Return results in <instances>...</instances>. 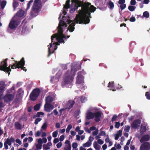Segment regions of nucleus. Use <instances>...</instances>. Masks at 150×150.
Instances as JSON below:
<instances>
[{
	"label": "nucleus",
	"instance_id": "nucleus-1",
	"mask_svg": "<svg viewBox=\"0 0 150 150\" xmlns=\"http://www.w3.org/2000/svg\"><path fill=\"white\" fill-rule=\"evenodd\" d=\"M72 3H74V6H71L70 9V12L73 13L78 7H81V10L77 11L78 14H77L75 20L76 23L86 24L89 23L91 18L90 12H93L96 10V8L93 6L91 5L90 3L88 2H83L78 0H71Z\"/></svg>",
	"mask_w": 150,
	"mask_h": 150
},
{
	"label": "nucleus",
	"instance_id": "nucleus-40",
	"mask_svg": "<svg viewBox=\"0 0 150 150\" xmlns=\"http://www.w3.org/2000/svg\"><path fill=\"white\" fill-rule=\"evenodd\" d=\"M114 86L113 82H109L108 84V87L110 88V89H112Z\"/></svg>",
	"mask_w": 150,
	"mask_h": 150
},
{
	"label": "nucleus",
	"instance_id": "nucleus-12",
	"mask_svg": "<svg viewBox=\"0 0 150 150\" xmlns=\"http://www.w3.org/2000/svg\"><path fill=\"white\" fill-rule=\"evenodd\" d=\"M7 66H5L4 65H0V70L4 71V72H8V74H10V71H11V65H9L8 67H7Z\"/></svg>",
	"mask_w": 150,
	"mask_h": 150
},
{
	"label": "nucleus",
	"instance_id": "nucleus-52",
	"mask_svg": "<svg viewBox=\"0 0 150 150\" xmlns=\"http://www.w3.org/2000/svg\"><path fill=\"white\" fill-rule=\"evenodd\" d=\"M41 132L39 131H38L35 134V137H39L40 135Z\"/></svg>",
	"mask_w": 150,
	"mask_h": 150
},
{
	"label": "nucleus",
	"instance_id": "nucleus-44",
	"mask_svg": "<svg viewBox=\"0 0 150 150\" xmlns=\"http://www.w3.org/2000/svg\"><path fill=\"white\" fill-rule=\"evenodd\" d=\"M5 88L4 86H0V92L3 93L5 91Z\"/></svg>",
	"mask_w": 150,
	"mask_h": 150
},
{
	"label": "nucleus",
	"instance_id": "nucleus-46",
	"mask_svg": "<svg viewBox=\"0 0 150 150\" xmlns=\"http://www.w3.org/2000/svg\"><path fill=\"white\" fill-rule=\"evenodd\" d=\"M47 124L46 122H45L42 125L41 127V128L44 130H45L47 129Z\"/></svg>",
	"mask_w": 150,
	"mask_h": 150
},
{
	"label": "nucleus",
	"instance_id": "nucleus-35",
	"mask_svg": "<svg viewBox=\"0 0 150 150\" xmlns=\"http://www.w3.org/2000/svg\"><path fill=\"white\" fill-rule=\"evenodd\" d=\"M143 16L146 18H148L149 17V14L147 11L144 12L143 13Z\"/></svg>",
	"mask_w": 150,
	"mask_h": 150
},
{
	"label": "nucleus",
	"instance_id": "nucleus-33",
	"mask_svg": "<svg viewBox=\"0 0 150 150\" xmlns=\"http://www.w3.org/2000/svg\"><path fill=\"white\" fill-rule=\"evenodd\" d=\"M8 59L7 58L5 59L4 61H2L1 62V65H4L5 66H8L7 63V61Z\"/></svg>",
	"mask_w": 150,
	"mask_h": 150
},
{
	"label": "nucleus",
	"instance_id": "nucleus-47",
	"mask_svg": "<svg viewBox=\"0 0 150 150\" xmlns=\"http://www.w3.org/2000/svg\"><path fill=\"white\" fill-rule=\"evenodd\" d=\"M36 147L38 149H42V145L40 144H37L36 145Z\"/></svg>",
	"mask_w": 150,
	"mask_h": 150
},
{
	"label": "nucleus",
	"instance_id": "nucleus-23",
	"mask_svg": "<svg viewBox=\"0 0 150 150\" xmlns=\"http://www.w3.org/2000/svg\"><path fill=\"white\" fill-rule=\"evenodd\" d=\"M70 2V0H67L66 2L65 5L64 6V9H67L70 7L69 3Z\"/></svg>",
	"mask_w": 150,
	"mask_h": 150
},
{
	"label": "nucleus",
	"instance_id": "nucleus-30",
	"mask_svg": "<svg viewBox=\"0 0 150 150\" xmlns=\"http://www.w3.org/2000/svg\"><path fill=\"white\" fill-rule=\"evenodd\" d=\"M15 126L16 129L20 130L21 129V125L18 122H16L15 123Z\"/></svg>",
	"mask_w": 150,
	"mask_h": 150
},
{
	"label": "nucleus",
	"instance_id": "nucleus-17",
	"mask_svg": "<svg viewBox=\"0 0 150 150\" xmlns=\"http://www.w3.org/2000/svg\"><path fill=\"white\" fill-rule=\"evenodd\" d=\"M75 103V102L73 100H70L68 101L67 104V108L70 109L72 108Z\"/></svg>",
	"mask_w": 150,
	"mask_h": 150
},
{
	"label": "nucleus",
	"instance_id": "nucleus-37",
	"mask_svg": "<svg viewBox=\"0 0 150 150\" xmlns=\"http://www.w3.org/2000/svg\"><path fill=\"white\" fill-rule=\"evenodd\" d=\"M136 8L135 6H129L128 7V9L129 10L131 11H133Z\"/></svg>",
	"mask_w": 150,
	"mask_h": 150
},
{
	"label": "nucleus",
	"instance_id": "nucleus-45",
	"mask_svg": "<svg viewBox=\"0 0 150 150\" xmlns=\"http://www.w3.org/2000/svg\"><path fill=\"white\" fill-rule=\"evenodd\" d=\"M42 120L41 118H36L35 121L34 123L35 125H37L38 124V122H40Z\"/></svg>",
	"mask_w": 150,
	"mask_h": 150
},
{
	"label": "nucleus",
	"instance_id": "nucleus-22",
	"mask_svg": "<svg viewBox=\"0 0 150 150\" xmlns=\"http://www.w3.org/2000/svg\"><path fill=\"white\" fill-rule=\"evenodd\" d=\"M93 147L96 150H100V146L99 145L96 141L94 142L93 144Z\"/></svg>",
	"mask_w": 150,
	"mask_h": 150
},
{
	"label": "nucleus",
	"instance_id": "nucleus-38",
	"mask_svg": "<svg viewBox=\"0 0 150 150\" xmlns=\"http://www.w3.org/2000/svg\"><path fill=\"white\" fill-rule=\"evenodd\" d=\"M40 108V105L39 104H37L34 106V109L35 111H38Z\"/></svg>",
	"mask_w": 150,
	"mask_h": 150
},
{
	"label": "nucleus",
	"instance_id": "nucleus-56",
	"mask_svg": "<svg viewBox=\"0 0 150 150\" xmlns=\"http://www.w3.org/2000/svg\"><path fill=\"white\" fill-rule=\"evenodd\" d=\"M98 129H97L96 130H95V131L93 132L92 134L93 136H96L98 134Z\"/></svg>",
	"mask_w": 150,
	"mask_h": 150
},
{
	"label": "nucleus",
	"instance_id": "nucleus-7",
	"mask_svg": "<svg viewBox=\"0 0 150 150\" xmlns=\"http://www.w3.org/2000/svg\"><path fill=\"white\" fill-rule=\"evenodd\" d=\"M20 23V21L18 20H14L10 22L8 27L11 29H14L17 27Z\"/></svg>",
	"mask_w": 150,
	"mask_h": 150
},
{
	"label": "nucleus",
	"instance_id": "nucleus-2",
	"mask_svg": "<svg viewBox=\"0 0 150 150\" xmlns=\"http://www.w3.org/2000/svg\"><path fill=\"white\" fill-rule=\"evenodd\" d=\"M63 32H58L57 33H55L51 36L52 43L55 45L54 50L57 48V46L59 45V43L65 42L64 39H66L65 35L63 34Z\"/></svg>",
	"mask_w": 150,
	"mask_h": 150
},
{
	"label": "nucleus",
	"instance_id": "nucleus-62",
	"mask_svg": "<svg viewBox=\"0 0 150 150\" xmlns=\"http://www.w3.org/2000/svg\"><path fill=\"white\" fill-rule=\"evenodd\" d=\"M16 143H18L20 145H21L22 144L21 142L20 139L18 138L16 139Z\"/></svg>",
	"mask_w": 150,
	"mask_h": 150
},
{
	"label": "nucleus",
	"instance_id": "nucleus-27",
	"mask_svg": "<svg viewBox=\"0 0 150 150\" xmlns=\"http://www.w3.org/2000/svg\"><path fill=\"white\" fill-rule=\"evenodd\" d=\"M146 130V127L145 126L141 127L140 129V132L143 134L145 132Z\"/></svg>",
	"mask_w": 150,
	"mask_h": 150
},
{
	"label": "nucleus",
	"instance_id": "nucleus-19",
	"mask_svg": "<svg viewBox=\"0 0 150 150\" xmlns=\"http://www.w3.org/2000/svg\"><path fill=\"white\" fill-rule=\"evenodd\" d=\"M94 113L89 112L86 114V118L88 120H90L94 117Z\"/></svg>",
	"mask_w": 150,
	"mask_h": 150
},
{
	"label": "nucleus",
	"instance_id": "nucleus-39",
	"mask_svg": "<svg viewBox=\"0 0 150 150\" xmlns=\"http://www.w3.org/2000/svg\"><path fill=\"white\" fill-rule=\"evenodd\" d=\"M72 126L71 124H69L68 125L66 129L67 133H69L70 130L72 128Z\"/></svg>",
	"mask_w": 150,
	"mask_h": 150
},
{
	"label": "nucleus",
	"instance_id": "nucleus-43",
	"mask_svg": "<svg viewBox=\"0 0 150 150\" xmlns=\"http://www.w3.org/2000/svg\"><path fill=\"white\" fill-rule=\"evenodd\" d=\"M87 99L86 98L82 96H81V101L82 103H85Z\"/></svg>",
	"mask_w": 150,
	"mask_h": 150
},
{
	"label": "nucleus",
	"instance_id": "nucleus-3",
	"mask_svg": "<svg viewBox=\"0 0 150 150\" xmlns=\"http://www.w3.org/2000/svg\"><path fill=\"white\" fill-rule=\"evenodd\" d=\"M77 71V69L75 68L74 67L72 66L71 71L68 70L66 73L64 75V81L62 82V86L64 87V86L67 84H70L73 81V78L71 75L74 76L75 74V72Z\"/></svg>",
	"mask_w": 150,
	"mask_h": 150
},
{
	"label": "nucleus",
	"instance_id": "nucleus-34",
	"mask_svg": "<svg viewBox=\"0 0 150 150\" xmlns=\"http://www.w3.org/2000/svg\"><path fill=\"white\" fill-rule=\"evenodd\" d=\"M64 149V150H71V144H66Z\"/></svg>",
	"mask_w": 150,
	"mask_h": 150
},
{
	"label": "nucleus",
	"instance_id": "nucleus-58",
	"mask_svg": "<svg viewBox=\"0 0 150 150\" xmlns=\"http://www.w3.org/2000/svg\"><path fill=\"white\" fill-rule=\"evenodd\" d=\"M62 142H59L56 145L57 148H60L62 146Z\"/></svg>",
	"mask_w": 150,
	"mask_h": 150
},
{
	"label": "nucleus",
	"instance_id": "nucleus-36",
	"mask_svg": "<svg viewBox=\"0 0 150 150\" xmlns=\"http://www.w3.org/2000/svg\"><path fill=\"white\" fill-rule=\"evenodd\" d=\"M85 74V71L82 70V71L79 72L78 73V75L80 76H83V75H84Z\"/></svg>",
	"mask_w": 150,
	"mask_h": 150
},
{
	"label": "nucleus",
	"instance_id": "nucleus-54",
	"mask_svg": "<svg viewBox=\"0 0 150 150\" xmlns=\"http://www.w3.org/2000/svg\"><path fill=\"white\" fill-rule=\"evenodd\" d=\"M115 127L117 128H119L120 126V123L119 122H116Z\"/></svg>",
	"mask_w": 150,
	"mask_h": 150
},
{
	"label": "nucleus",
	"instance_id": "nucleus-4",
	"mask_svg": "<svg viewBox=\"0 0 150 150\" xmlns=\"http://www.w3.org/2000/svg\"><path fill=\"white\" fill-rule=\"evenodd\" d=\"M42 8V5L40 0H35L30 12V16L32 17L37 16Z\"/></svg>",
	"mask_w": 150,
	"mask_h": 150
},
{
	"label": "nucleus",
	"instance_id": "nucleus-20",
	"mask_svg": "<svg viewBox=\"0 0 150 150\" xmlns=\"http://www.w3.org/2000/svg\"><path fill=\"white\" fill-rule=\"evenodd\" d=\"M53 98L50 96H48L45 98L46 103H50L53 101Z\"/></svg>",
	"mask_w": 150,
	"mask_h": 150
},
{
	"label": "nucleus",
	"instance_id": "nucleus-41",
	"mask_svg": "<svg viewBox=\"0 0 150 150\" xmlns=\"http://www.w3.org/2000/svg\"><path fill=\"white\" fill-rule=\"evenodd\" d=\"M27 30V28L25 26L23 27L21 30V33L22 34H24Z\"/></svg>",
	"mask_w": 150,
	"mask_h": 150
},
{
	"label": "nucleus",
	"instance_id": "nucleus-26",
	"mask_svg": "<svg viewBox=\"0 0 150 150\" xmlns=\"http://www.w3.org/2000/svg\"><path fill=\"white\" fill-rule=\"evenodd\" d=\"M18 6L19 4L17 1H13V6L14 10H15L16 8Z\"/></svg>",
	"mask_w": 150,
	"mask_h": 150
},
{
	"label": "nucleus",
	"instance_id": "nucleus-53",
	"mask_svg": "<svg viewBox=\"0 0 150 150\" xmlns=\"http://www.w3.org/2000/svg\"><path fill=\"white\" fill-rule=\"evenodd\" d=\"M43 149H49L50 148L49 146L46 144H44Z\"/></svg>",
	"mask_w": 150,
	"mask_h": 150
},
{
	"label": "nucleus",
	"instance_id": "nucleus-18",
	"mask_svg": "<svg viewBox=\"0 0 150 150\" xmlns=\"http://www.w3.org/2000/svg\"><path fill=\"white\" fill-rule=\"evenodd\" d=\"M75 23L74 22H72L68 26L67 30L68 31V30L70 32L73 31L75 29L74 26H75Z\"/></svg>",
	"mask_w": 150,
	"mask_h": 150
},
{
	"label": "nucleus",
	"instance_id": "nucleus-9",
	"mask_svg": "<svg viewBox=\"0 0 150 150\" xmlns=\"http://www.w3.org/2000/svg\"><path fill=\"white\" fill-rule=\"evenodd\" d=\"M150 144L149 142H145L142 143L140 147V150H150Z\"/></svg>",
	"mask_w": 150,
	"mask_h": 150
},
{
	"label": "nucleus",
	"instance_id": "nucleus-16",
	"mask_svg": "<svg viewBox=\"0 0 150 150\" xmlns=\"http://www.w3.org/2000/svg\"><path fill=\"white\" fill-rule=\"evenodd\" d=\"M150 139V137L148 135H145L143 136L141 138L140 142L142 143L144 141H148Z\"/></svg>",
	"mask_w": 150,
	"mask_h": 150
},
{
	"label": "nucleus",
	"instance_id": "nucleus-49",
	"mask_svg": "<svg viewBox=\"0 0 150 150\" xmlns=\"http://www.w3.org/2000/svg\"><path fill=\"white\" fill-rule=\"evenodd\" d=\"M117 118V116L116 115H114L112 118L111 121L112 122L115 121Z\"/></svg>",
	"mask_w": 150,
	"mask_h": 150
},
{
	"label": "nucleus",
	"instance_id": "nucleus-63",
	"mask_svg": "<svg viewBox=\"0 0 150 150\" xmlns=\"http://www.w3.org/2000/svg\"><path fill=\"white\" fill-rule=\"evenodd\" d=\"M100 136H104L105 135V132L104 131H101L99 134Z\"/></svg>",
	"mask_w": 150,
	"mask_h": 150
},
{
	"label": "nucleus",
	"instance_id": "nucleus-29",
	"mask_svg": "<svg viewBox=\"0 0 150 150\" xmlns=\"http://www.w3.org/2000/svg\"><path fill=\"white\" fill-rule=\"evenodd\" d=\"M91 142H89V141H88L86 143L83 144V146L84 147H88L91 146Z\"/></svg>",
	"mask_w": 150,
	"mask_h": 150
},
{
	"label": "nucleus",
	"instance_id": "nucleus-24",
	"mask_svg": "<svg viewBox=\"0 0 150 150\" xmlns=\"http://www.w3.org/2000/svg\"><path fill=\"white\" fill-rule=\"evenodd\" d=\"M6 1H2L1 0H0V5H1L2 9L4 8L6 5Z\"/></svg>",
	"mask_w": 150,
	"mask_h": 150
},
{
	"label": "nucleus",
	"instance_id": "nucleus-64",
	"mask_svg": "<svg viewBox=\"0 0 150 150\" xmlns=\"http://www.w3.org/2000/svg\"><path fill=\"white\" fill-rule=\"evenodd\" d=\"M129 21L132 22H134L136 21L135 18L134 17H131L129 19Z\"/></svg>",
	"mask_w": 150,
	"mask_h": 150
},
{
	"label": "nucleus",
	"instance_id": "nucleus-60",
	"mask_svg": "<svg viewBox=\"0 0 150 150\" xmlns=\"http://www.w3.org/2000/svg\"><path fill=\"white\" fill-rule=\"evenodd\" d=\"M125 2V0H119L118 1V3L121 5L124 4Z\"/></svg>",
	"mask_w": 150,
	"mask_h": 150
},
{
	"label": "nucleus",
	"instance_id": "nucleus-28",
	"mask_svg": "<svg viewBox=\"0 0 150 150\" xmlns=\"http://www.w3.org/2000/svg\"><path fill=\"white\" fill-rule=\"evenodd\" d=\"M41 115H42L43 116L44 115V113L41 112H38L36 115H35L34 116V117L33 118H34L35 117H40Z\"/></svg>",
	"mask_w": 150,
	"mask_h": 150
},
{
	"label": "nucleus",
	"instance_id": "nucleus-48",
	"mask_svg": "<svg viewBox=\"0 0 150 150\" xmlns=\"http://www.w3.org/2000/svg\"><path fill=\"white\" fill-rule=\"evenodd\" d=\"M58 134V132L57 131H55L53 132L52 133V136L54 137H56Z\"/></svg>",
	"mask_w": 150,
	"mask_h": 150
},
{
	"label": "nucleus",
	"instance_id": "nucleus-14",
	"mask_svg": "<svg viewBox=\"0 0 150 150\" xmlns=\"http://www.w3.org/2000/svg\"><path fill=\"white\" fill-rule=\"evenodd\" d=\"M141 123V120L139 119L134 120L131 124L132 127L134 129H137Z\"/></svg>",
	"mask_w": 150,
	"mask_h": 150
},
{
	"label": "nucleus",
	"instance_id": "nucleus-57",
	"mask_svg": "<svg viewBox=\"0 0 150 150\" xmlns=\"http://www.w3.org/2000/svg\"><path fill=\"white\" fill-rule=\"evenodd\" d=\"M97 142L100 144H102L104 143V142L101 139H98Z\"/></svg>",
	"mask_w": 150,
	"mask_h": 150
},
{
	"label": "nucleus",
	"instance_id": "nucleus-55",
	"mask_svg": "<svg viewBox=\"0 0 150 150\" xmlns=\"http://www.w3.org/2000/svg\"><path fill=\"white\" fill-rule=\"evenodd\" d=\"M130 129V127L129 126H127L125 127L124 129L125 131L127 132H128Z\"/></svg>",
	"mask_w": 150,
	"mask_h": 150
},
{
	"label": "nucleus",
	"instance_id": "nucleus-59",
	"mask_svg": "<svg viewBox=\"0 0 150 150\" xmlns=\"http://www.w3.org/2000/svg\"><path fill=\"white\" fill-rule=\"evenodd\" d=\"M136 4V1L135 0H131L130 4L132 5H134Z\"/></svg>",
	"mask_w": 150,
	"mask_h": 150
},
{
	"label": "nucleus",
	"instance_id": "nucleus-61",
	"mask_svg": "<svg viewBox=\"0 0 150 150\" xmlns=\"http://www.w3.org/2000/svg\"><path fill=\"white\" fill-rule=\"evenodd\" d=\"M6 142L7 144H8L9 146H11V144L12 142H9V138L7 139L6 141H5Z\"/></svg>",
	"mask_w": 150,
	"mask_h": 150
},
{
	"label": "nucleus",
	"instance_id": "nucleus-31",
	"mask_svg": "<svg viewBox=\"0 0 150 150\" xmlns=\"http://www.w3.org/2000/svg\"><path fill=\"white\" fill-rule=\"evenodd\" d=\"M94 117H98L100 118L101 116V114L99 112H97L94 113Z\"/></svg>",
	"mask_w": 150,
	"mask_h": 150
},
{
	"label": "nucleus",
	"instance_id": "nucleus-11",
	"mask_svg": "<svg viewBox=\"0 0 150 150\" xmlns=\"http://www.w3.org/2000/svg\"><path fill=\"white\" fill-rule=\"evenodd\" d=\"M83 76H80L78 75L76 78V86H78L79 85L83 86Z\"/></svg>",
	"mask_w": 150,
	"mask_h": 150
},
{
	"label": "nucleus",
	"instance_id": "nucleus-21",
	"mask_svg": "<svg viewBox=\"0 0 150 150\" xmlns=\"http://www.w3.org/2000/svg\"><path fill=\"white\" fill-rule=\"evenodd\" d=\"M50 47H48V57H49L50 55L52 53H54V50H53V52H52L50 48L52 47V43H51L50 44ZM48 47H49V45L48 46Z\"/></svg>",
	"mask_w": 150,
	"mask_h": 150
},
{
	"label": "nucleus",
	"instance_id": "nucleus-15",
	"mask_svg": "<svg viewBox=\"0 0 150 150\" xmlns=\"http://www.w3.org/2000/svg\"><path fill=\"white\" fill-rule=\"evenodd\" d=\"M24 13L25 11L22 9H20L16 13L13 18H14L16 17L20 18L22 17L23 16Z\"/></svg>",
	"mask_w": 150,
	"mask_h": 150
},
{
	"label": "nucleus",
	"instance_id": "nucleus-32",
	"mask_svg": "<svg viewBox=\"0 0 150 150\" xmlns=\"http://www.w3.org/2000/svg\"><path fill=\"white\" fill-rule=\"evenodd\" d=\"M108 5L109 6V8L111 9H112L114 7V4L111 1H110L108 3Z\"/></svg>",
	"mask_w": 150,
	"mask_h": 150
},
{
	"label": "nucleus",
	"instance_id": "nucleus-6",
	"mask_svg": "<svg viewBox=\"0 0 150 150\" xmlns=\"http://www.w3.org/2000/svg\"><path fill=\"white\" fill-rule=\"evenodd\" d=\"M40 93V90L39 88L34 89L30 95V98L31 100L34 101L36 100Z\"/></svg>",
	"mask_w": 150,
	"mask_h": 150
},
{
	"label": "nucleus",
	"instance_id": "nucleus-51",
	"mask_svg": "<svg viewBox=\"0 0 150 150\" xmlns=\"http://www.w3.org/2000/svg\"><path fill=\"white\" fill-rule=\"evenodd\" d=\"M126 7V4H121L120 5V9L121 10H123L124 9H125Z\"/></svg>",
	"mask_w": 150,
	"mask_h": 150
},
{
	"label": "nucleus",
	"instance_id": "nucleus-13",
	"mask_svg": "<svg viewBox=\"0 0 150 150\" xmlns=\"http://www.w3.org/2000/svg\"><path fill=\"white\" fill-rule=\"evenodd\" d=\"M54 108V105H51L50 103H46L44 105L45 109L46 111L47 112H50Z\"/></svg>",
	"mask_w": 150,
	"mask_h": 150
},
{
	"label": "nucleus",
	"instance_id": "nucleus-25",
	"mask_svg": "<svg viewBox=\"0 0 150 150\" xmlns=\"http://www.w3.org/2000/svg\"><path fill=\"white\" fill-rule=\"evenodd\" d=\"M33 0H30L28 1L27 4V7L25 10V11L26 12L30 8L31 4L33 2Z\"/></svg>",
	"mask_w": 150,
	"mask_h": 150
},
{
	"label": "nucleus",
	"instance_id": "nucleus-42",
	"mask_svg": "<svg viewBox=\"0 0 150 150\" xmlns=\"http://www.w3.org/2000/svg\"><path fill=\"white\" fill-rule=\"evenodd\" d=\"M145 96L148 100H150V92H147L146 93Z\"/></svg>",
	"mask_w": 150,
	"mask_h": 150
},
{
	"label": "nucleus",
	"instance_id": "nucleus-10",
	"mask_svg": "<svg viewBox=\"0 0 150 150\" xmlns=\"http://www.w3.org/2000/svg\"><path fill=\"white\" fill-rule=\"evenodd\" d=\"M65 26L66 27L67 26V25L63 21L60 20L59 22V25L57 28L58 29V32H63V28L62 27Z\"/></svg>",
	"mask_w": 150,
	"mask_h": 150
},
{
	"label": "nucleus",
	"instance_id": "nucleus-5",
	"mask_svg": "<svg viewBox=\"0 0 150 150\" xmlns=\"http://www.w3.org/2000/svg\"><path fill=\"white\" fill-rule=\"evenodd\" d=\"M25 64L24 58L22 57L20 61L18 62L17 61H15V63L11 66V68L14 69L16 68H21L24 71H26L27 69L25 67H24Z\"/></svg>",
	"mask_w": 150,
	"mask_h": 150
},
{
	"label": "nucleus",
	"instance_id": "nucleus-8",
	"mask_svg": "<svg viewBox=\"0 0 150 150\" xmlns=\"http://www.w3.org/2000/svg\"><path fill=\"white\" fill-rule=\"evenodd\" d=\"M14 98V96L11 94H6L4 97V99L5 102H10Z\"/></svg>",
	"mask_w": 150,
	"mask_h": 150
},
{
	"label": "nucleus",
	"instance_id": "nucleus-50",
	"mask_svg": "<svg viewBox=\"0 0 150 150\" xmlns=\"http://www.w3.org/2000/svg\"><path fill=\"white\" fill-rule=\"evenodd\" d=\"M78 146L76 142L73 143L72 144V147L74 149L76 148Z\"/></svg>",
	"mask_w": 150,
	"mask_h": 150
}]
</instances>
